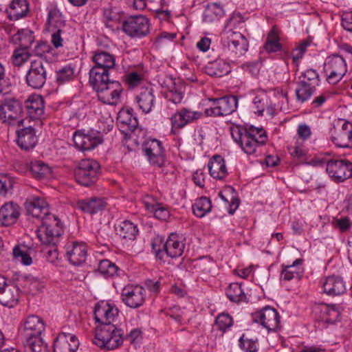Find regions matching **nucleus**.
Returning a JSON list of instances; mask_svg holds the SVG:
<instances>
[{
  "label": "nucleus",
  "instance_id": "1",
  "mask_svg": "<svg viewBox=\"0 0 352 352\" xmlns=\"http://www.w3.org/2000/svg\"><path fill=\"white\" fill-rule=\"evenodd\" d=\"M124 341V331L116 324L98 327L94 342L100 348L113 350L121 346Z\"/></svg>",
  "mask_w": 352,
  "mask_h": 352
},
{
  "label": "nucleus",
  "instance_id": "2",
  "mask_svg": "<svg viewBox=\"0 0 352 352\" xmlns=\"http://www.w3.org/2000/svg\"><path fill=\"white\" fill-rule=\"evenodd\" d=\"M63 226L60 220L56 215L43 218L41 226L37 230V236L43 244L56 245L60 239Z\"/></svg>",
  "mask_w": 352,
  "mask_h": 352
},
{
  "label": "nucleus",
  "instance_id": "3",
  "mask_svg": "<svg viewBox=\"0 0 352 352\" xmlns=\"http://www.w3.org/2000/svg\"><path fill=\"white\" fill-rule=\"evenodd\" d=\"M221 43L225 52L231 56H241L248 50V41L241 33L225 28L221 33Z\"/></svg>",
  "mask_w": 352,
  "mask_h": 352
},
{
  "label": "nucleus",
  "instance_id": "4",
  "mask_svg": "<svg viewBox=\"0 0 352 352\" xmlns=\"http://www.w3.org/2000/svg\"><path fill=\"white\" fill-rule=\"evenodd\" d=\"M21 103L13 98H5L0 102V122L9 126L21 125L22 118Z\"/></svg>",
  "mask_w": 352,
  "mask_h": 352
},
{
  "label": "nucleus",
  "instance_id": "5",
  "mask_svg": "<svg viewBox=\"0 0 352 352\" xmlns=\"http://www.w3.org/2000/svg\"><path fill=\"white\" fill-rule=\"evenodd\" d=\"M100 168L98 162L94 160H81L74 170L76 182L82 186H91L96 182Z\"/></svg>",
  "mask_w": 352,
  "mask_h": 352
},
{
  "label": "nucleus",
  "instance_id": "6",
  "mask_svg": "<svg viewBox=\"0 0 352 352\" xmlns=\"http://www.w3.org/2000/svg\"><path fill=\"white\" fill-rule=\"evenodd\" d=\"M152 247L157 258L162 261L164 260L165 256L171 258L181 256L184 252L185 244L180 236L172 233L162 245V249H156L155 243H152Z\"/></svg>",
  "mask_w": 352,
  "mask_h": 352
},
{
  "label": "nucleus",
  "instance_id": "7",
  "mask_svg": "<svg viewBox=\"0 0 352 352\" xmlns=\"http://www.w3.org/2000/svg\"><path fill=\"white\" fill-rule=\"evenodd\" d=\"M47 65L48 63L42 58L31 61L25 76L26 83L29 87L38 89L44 86L47 80Z\"/></svg>",
  "mask_w": 352,
  "mask_h": 352
},
{
  "label": "nucleus",
  "instance_id": "8",
  "mask_svg": "<svg viewBox=\"0 0 352 352\" xmlns=\"http://www.w3.org/2000/svg\"><path fill=\"white\" fill-rule=\"evenodd\" d=\"M331 140L337 147L352 148V123L339 120L331 130Z\"/></svg>",
  "mask_w": 352,
  "mask_h": 352
},
{
  "label": "nucleus",
  "instance_id": "9",
  "mask_svg": "<svg viewBox=\"0 0 352 352\" xmlns=\"http://www.w3.org/2000/svg\"><path fill=\"white\" fill-rule=\"evenodd\" d=\"M212 106L205 110L207 116H226L234 112L238 105V98L234 96L209 99Z\"/></svg>",
  "mask_w": 352,
  "mask_h": 352
},
{
  "label": "nucleus",
  "instance_id": "10",
  "mask_svg": "<svg viewBox=\"0 0 352 352\" xmlns=\"http://www.w3.org/2000/svg\"><path fill=\"white\" fill-rule=\"evenodd\" d=\"M75 146L80 151L94 149L103 142L102 135L100 131L89 130L76 131L73 135Z\"/></svg>",
  "mask_w": 352,
  "mask_h": 352
},
{
  "label": "nucleus",
  "instance_id": "11",
  "mask_svg": "<svg viewBox=\"0 0 352 352\" xmlns=\"http://www.w3.org/2000/svg\"><path fill=\"white\" fill-rule=\"evenodd\" d=\"M324 71L327 75L329 83L335 85L340 82L346 72V61L341 56H330L325 60Z\"/></svg>",
  "mask_w": 352,
  "mask_h": 352
},
{
  "label": "nucleus",
  "instance_id": "12",
  "mask_svg": "<svg viewBox=\"0 0 352 352\" xmlns=\"http://www.w3.org/2000/svg\"><path fill=\"white\" fill-rule=\"evenodd\" d=\"M326 170L336 182H342L352 177V163L347 160H330L324 162Z\"/></svg>",
  "mask_w": 352,
  "mask_h": 352
},
{
  "label": "nucleus",
  "instance_id": "13",
  "mask_svg": "<svg viewBox=\"0 0 352 352\" xmlns=\"http://www.w3.org/2000/svg\"><path fill=\"white\" fill-rule=\"evenodd\" d=\"M149 21L142 15L131 16L122 23V30L131 37H142L149 32Z\"/></svg>",
  "mask_w": 352,
  "mask_h": 352
},
{
  "label": "nucleus",
  "instance_id": "14",
  "mask_svg": "<svg viewBox=\"0 0 352 352\" xmlns=\"http://www.w3.org/2000/svg\"><path fill=\"white\" fill-rule=\"evenodd\" d=\"M47 23L50 25V30L52 32V43L55 48L63 47L65 39L66 25L62 14L56 12L50 11Z\"/></svg>",
  "mask_w": 352,
  "mask_h": 352
},
{
  "label": "nucleus",
  "instance_id": "15",
  "mask_svg": "<svg viewBox=\"0 0 352 352\" xmlns=\"http://www.w3.org/2000/svg\"><path fill=\"white\" fill-rule=\"evenodd\" d=\"M145 289L138 285H126L121 292L122 301L129 307L137 309L145 302Z\"/></svg>",
  "mask_w": 352,
  "mask_h": 352
},
{
  "label": "nucleus",
  "instance_id": "16",
  "mask_svg": "<svg viewBox=\"0 0 352 352\" xmlns=\"http://www.w3.org/2000/svg\"><path fill=\"white\" fill-rule=\"evenodd\" d=\"M252 320L260 323L269 331H275L279 327L280 316L277 311L270 306H265L252 314Z\"/></svg>",
  "mask_w": 352,
  "mask_h": 352
},
{
  "label": "nucleus",
  "instance_id": "17",
  "mask_svg": "<svg viewBox=\"0 0 352 352\" xmlns=\"http://www.w3.org/2000/svg\"><path fill=\"white\" fill-rule=\"evenodd\" d=\"M142 150L149 162L153 166L162 167L165 161L164 148L160 141L149 139L142 144Z\"/></svg>",
  "mask_w": 352,
  "mask_h": 352
},
{
  "label": "nucleus",
  "instance_id": "18",
  "mask_svg": "<svg viewBox=\"0 0 352 352\" xmlns=\"http://www.w3.org/2000/svg\"><path fill=\"white\" fill-rule=\"evenodd\" d=\"M266 139L265 131L263 129L252 128L245 135L239 146L245 153L252 155L256 153L258 146L265 144Z\"/></svg>",
  "mask_w": 352,
  "mask_h": 352
},
{
  "label": "nucleus",
  "instance_id": "19",
  "mask_svg": "<svg viewBox=\"0 0 352 352\" xmlns=\"http://www.w3.org/2000/svg\"><path fill=\"white\" fill-rule=\"evenodd\" d=\"M119 310L114 305L108 302H98L94 309V318L96 322L100 323V326L115 324Z\"/></svg>",
  "mask_w": 352,
  "mask_h": 352
},
{
  "label": "nucleus",
  "instance_id": "20",
  "mask_svg": "<svg viewBox=\"0 0 352 352\" xmlns=\"http://www.w3.org/2000/svg\"><path fill=\"white\" fill-rule=\"evenodd\" d=\"M19 298V286L8 283L6 279L0 276V303L4 307H14L17 305Z\"/></svg>",
  "mask_w": 352,
  "mask_h": 352
},
{
  "label": "nucleus",
  "instance_id": "21",
  "mask_svg": "<svg viewBox=\"0 0 352 352\" xmlns=\"http://www.w3.org/2000/svg\"><path fill=\"white\" fill-rule=\"evenodd\" d=\"M122 91L121 84L117 80H112L96 92L100 101L104 104L114 105L119 101Z\"/></svg>",
  "mask_w": 352,
  "mask_h": 352
},
{
  "label": "nucleus",
  "instance_id": "22",
  "mask_svg": "<svg viewBox=\"0 0 352 352\" xmlns=\"http://www.w3.org/2000/svg\"><path fill=\"white\" fill-rule=\"evenodd\" d=\"M202 115V113L200 111L182 108L173 114L170 118L172 130L173 129H182L188 124L200 119Z\"/></svg>",
  "mask_w": 352,
  "mask_h": 352
},
{
  "label": "nucleus",
  "instance_id": "23",
  "mask_svg": "<svg viewBox=\"0 0 352 352\" xmlns=\"http://www.w3.org/2000/svg\"><path fill=\"white\" fill-rule=\"evenodd\" d=\"M27 214L34 218L41 219L47 216H53L49 212L48 204L44 198L31 197L25 202Z\"/></svg>",
  "mask_w": 352,
  "mask_h": 352
},
{
  "label": "nucleus",
  "instance_id": "24",
  "mask_svg": "<svg viewBox=\"0 0 352 352\" xmlns=\"http://www.w3.org/2000/svg\"><path fill=\"white\" fill-rule=\"evenodd\" d=\"M45 331V324L43 320L36 316H30L24 322L22 336L24 340L30 342L34 338H42L41 334Z\"/></svg>",
  "mask_w": 352,
  "mask_h": 352
},
{
  "label": "nucleus",
  "instance_id": "25",
  "mask_svg": "<svg viewBox=\"0 0 352 352\" xmlns=\"http://www.w3.org/2000/svg\"><path fill=\"white\" fill-rule=\"evenodd\" d=\"M66 255L69 263L74 265H81L86 261L87 248L84 243L72 242L66 246Z\"/></svg>",
  "mask_w": 352,
  "mask_h": 352
},
{
  "label": "nucleus",
  "instance_id": "26",
  "mask_svg": "<svg viewBox=\"0 0 352 352\" xmlns=\"http://www.w3.org/2000/svg\"><path fill=\"white\" fill-rule=\"evenodd\" d=\"M132 109H122L117 117L118 126L125 135L134 133L138 126V121L132 113Z\"/></svg>",
  "mask_w": 352,
  "mask_h": 352
},
{
  "label": "nucleus",
  "instance_id": "27",
  "mask_svg": "<svg viewBox=\"0 0 352 352\" xmlns=\"http://www.w3.org/2000/svg\"><path fill=\"white\" fill-rule=\"evenodd\" d=\"M322 288L325 294L331 296L343 294L346 289L343 278L337 275L326 277L322 282Z\"/></svg>",
  "mask_w": 352,
  "mask_h": 352
},
{
  "label": "nucleus",
  "instance_id": "28",
  "mask_svg": "<svg viewBox=\"0 0 352 352\" xmlns=\"http://www.w3.org/2000/svg\"><path fill=\"white\" fill-rule=\"evenodd\" d=\"M16 142L23 150L28 151L34 148L37 143V136L35 129L32 126L18 129Z\"/></svg>",
  "mask_w": 352,
  "mask_h": 352
},
{
  "label": "nucleus",
  "instance_id": "29",
  "mask_svg": "<svg viewBox=\"0 0 352 352\" xmlns=\"http://www.w3.org/2000/svg\"><path fill=\"white\" fill-rule=\"evenodd\" d=\"M28 114L32 120L40 118L44 113V100L40 95L30 96L25 102Z\"/></svg>",
  "mask_w": 352,
  "mask_h": 352
},
{
  "label": "nucleus",
  "instance_id": "30",
  "mask_svg": "<svg viewBox=\"0 0 352 352\" xmlns=\"http://www.w3.org/2000/svg\"><path fill=\"white\" fill-rule=\"evenodd\" d=\"M314 312L320 320L329 324L335 323L340 316V312L335 307H330L324 303L315 305Z\"/></svg>",
  "mask_w": 352,
  "mask_h": 352
},
{
  "label": "nucleus",
  "instance_id": "31",
  "mask_svg": "<svg viewBox=\"0 0 352 352\" xmlns=\"http://www.w3.org/2000/svg\"><path fill=\"white\" fill-rule=\"evenodd\" d=\"M19 207L12 202L6 203L0 208V221L2 225L9 226L14 224L19 217Z\"/></svg>",
  "mask_w": 352,
  "mask_h": 352
},
{
  "label": "nucleus",
  "instance_id": "32",
  "mask_svg": "<svg viewBox=\"0 0 352 352\" xmlns=\"http://www.w3.org/2000/svg\"><path fill=\"white\" fill-rule=\"evenodd\" d=\"M107 203L103 198L93 197L79 200L77 206L83 212L95 214L106 208Z\"/></svg>",
  "mask_w": 352,
  "mask_h": 352
},
{
  "label": "nucleus",
  "instance_id": "33",
  "mask_svg": "<svg viewBox=\"0 0 352 352\" xmlns=\"http://www.w3.org/2000/svg\"><path fill=\"white\" fill-rule=\"evenodd\" d=\"M112 80L109 78V71L100 67H92L89 71V83L96 91Z\"/></svg>",
  "mask_w": 352,
  "mask_h": 352
},
{
  "label": "nucleus",
  "instance_id": "34",
  "mask_svg": "<svg viewBox=\"0 0 352 352\" xmlns=\"http://www.w3.org/2000/svg\"><path fill=\"white\" fill-rule=\"evenodd\" d=\"M136 98L138 106L142 112L148 113L152 111L155 104V96L152 88H142Z\"/></svg>",
  "mask_w": 352,
  "mask_h": 352
},
{
  "label": "nucleus",
  "instance_id": "35",
  "mask_svg": "<svg viewBox=\"0 0 352 352\" xmlns=\"http://www.w3.org/2000/svg\"><path fill=\"white\" fill-rule=\"evenodd\" d=\"M210 175L217 179H223L228 174L224 159L219 155H214L209 161Z\"/></svg>",
  "mask_w": 352,
  "mask_h": 352
},
{
  "label": "nucleus",
  "instance_id": "36",
  "mask_svg": "<svg viewBox=\"0 0 352 352\" xmlns=\"http://www.w3.org/2000/svg\"><path fill=\"white\" fill-rule=\"evenodd\" d=\"M93 62L95 65L93 67H100L107 71L114 67L116 65V59L113 54L98 50L94 53L92 56Z\"/></svg>",
  "mask_w": 352,
  "mask_h": 352
},
{
  "label": "nucleus",
  "instance_id": "37",
  "mask_svg": "<svg viewBox=\"0 0 352 352\" xmlns=\"http://www.w3.org/2000/svg\"><path fill=\"white\" fill-rule=\"evenodd\" d=\"M6 12L10 20H18L27 15L28 4L26 0H13Z\"/></svg>",
  "mask_w": 352,
  "mask_h": 352
},
{
  "label": "nucleus",
  "instance_id": "38",
  "mask_svg": "<svg viewBox=\"0 0 352 352\" xmlns=\"http://www.w3.org/2000/svg\"><path fill=\"white\" fill-rule=\"evenodd\" d=\"M23 289V292L30 294L32 295L36 294L40 292L43 285L38 279L31 276H23L19 280V285Z\"/></svg>",
  "mask_w": 352,
  "mask_h": 352
},
{
  "label": "nucleus",
  "instance_id": "39",
  "mask_svg": "<svg viewBox=\"0 0 352 352\" xmlns=\"http://www.w3.org/2000/svg\"><path fill=\"white\" fill-rule=\"evenodd\" d=\"M12 40L15 43H19L21 49L28 50L34 42V32L28 29H22L14 34Z\"/></svg>",
  "mask_w": 352,
  "mask_h": 352
},
{
  "label": "nucleus",
  "instance_id": "40",
  "mask_svg": "<svg viewBox=\"0 0 352 352\" xmlns=\"http://www.w3.org/2000/svg\"><path fill=\"white\" fill-rule=\"evenodd\" d=\"M302 263V260L298 258L295 260L292 265L283 266L280 277L285 280L292 279H300L302 270L298 267Z\"/></svg>",
  "mask_w": 352,
  "mask_h": 352
},
{
  "label": "nucleus",
  "instance_id": "41",
  "mask_svg": "<svg viewBox=\"0 0 352 352\" xmlns=\"http://www.w3.org/2000/svg\"><path fill=\"white\" fill-rule=\"evenodd\" d=\"M117 233L120 237L126 241H133L138 233V229L133 223L126 220L119 225Z\"/></svg>",
  "mask_w": 352,
  "mask_h": 352
},
{
  "label": "nucleus",
  "instance_id": "42",
  "mask_svg": "<svg viewBox=\"0 0 352 352\" xmlns=\"http://www.w3.org/2000/svg\"><path fill=\"white\" fill-rule=\"evenodd\" d=\"M316 90V87H312L305 82H298L295 90L296 100L304 103L310 99Z\"/></svg>",
  "mask_w": 352,
  "mask_h": 352
},
{
  "label": "nucleus",
  "instance_id": "43",
  "mask_svg": "<svg viewBox=\"0 0 352 352\" xmlns=\"http://www.w3.org/2000/svg\"><path fill=\"white\" fill-rule=\"evenodd\" d=\"M206 69L208 75L214 77H222L231 71L230 65L223 60L214 61Z\"/></svg>",
  "mask_w": 352,
  "mask_h": 352
},
{
  "label": "nucleus",
  "instance_id": "44",
  "mask_svg": "<svg viewBox=\"0 0 352 352\" xmlns=\"http://www.w3.org/2000/svg\"><path fill=\"white\" fill-rule=\"evenodd\" d=\"M224 13L222 7L216 3H211L206 6L204 11V19L206 22H212L221 18Z\"/></svg>",
  "mask_w": 352,
  "mask_h": 352
},
{
  "label": "nucleus",
  "instance_id": "45",
  "mask_svg": "<svg viewBox=\"0 0 352 352\" xmlns=\"http://www.w3.org/2000/svg\"><path fill=\"white\" fill-rule=\"evenodd\" d=\"M212 209V204L210 199L203 197L196 201L192 205V211L199 218L204 217Z\"/></svg>",
  "mask_w": 352,
  "mask_h": 352
},
{
  "label": "nucleus",
  "instance_id": "46",
  "mask_svg": "<svg viewBox=\"0 0 352 352\" xmlns=\"http://www.w3.org/2000/svg\"><path fill=\"white\" fill-rule=\"evenodd\" d=\"M30 171L35 178L41 179L50 175L51 168L41 161H34L30 164Z\"/></svg>",
  "mask_w": 352,
  "mask_h": 352
},
{
  "label": "nucleus",
  "instance_id": "47",
  "mask_svg": "<svg viewBox=\"0 0 352 352\" xmlns=\"http://www.w3.org/2000/svg\"><path fill=\"white\" fill-rule=\"evenodd\" d=\"M227 297L232 302H239L244 301L246 296L241 285L236 283H231L226 289Z\"/></svg>",
  "mask_w": 352,
  "mask_h": 352
},
{
  "label": "nucleus",
  "instance_id": "48",
  "mask_svg": "<svg viewBox=\"0 0 352 352\" xmlns=\"http://www.w3.org/2000/svg\"><path fill=\"white\" fill-rule=\"evenodd\" d=\"M24 346L26 350L30 352H50L47 344L42 338H34L31 341L23 340Z\"/></svg>",
  "mask_w": 352,
  "mask_h": 352
},
{
  "label": "nucleus",
  "instance_id": "49",
  "mask_svg": "<svg viewBox=\"0 0 352 352\" xmlns=\"http://www.w3.org/2000/svg\"><path fill=\"white\" fill-rule=\"evenodd\" d=\"M98 270L105 278L113 277L118 271V267L107 259L101 260L98 264Z\"/></svg>",
  "mask_w": 352,
  "mask_h": 352
},
{
  "label": "nucleus",
  "instance_id": "50",
  "mask_svg": "<svg viewBox=\"0 0 352 352\" xmlns=\"http://www.w3.org/2000/svg\"><path fill=\"white\" fill-rule=\"evenodd\" d=\"M146 209L153 213L155 218L165 221L169 217V211L161 204H149L146 203Z\"/></svg>",
  "mask_w": 352,
  "mask_h": 352
},
{
  "label": "nucleus",
  "instance_id": "51",
  "mask_svg": "<svg viewBox=\"0 0 352 352\" xmlns=\"http://www.w3.org/2000/svg\"><path fill=\"white\" fill-rule=\"evenodd\" d=\"M32 56L28 50L18 48L16 49L12 56V61L14 66L23 65Z\"/></svg>",
  "mask_w": 352,
  "mask_h": 352
},
{
  "label": "nucleus",
  "instance_id": "52",
  "mask_svg": "<svg viewBox=\"0 0 352 352\" xmlns=\"http://www.w3.org/2000/svg\"><path fill=\"white\" fill-rule=\"evenodd\" d=\"M299 82H305L312 87H317L319 85L320 79L317 72L312 69H307L299 77Z\"/></svg>",
  "mask_w": 352,
  "mask_h": 352
},
{
  "label": "nucleus",
  "instance_id": "53",
  "mask_svg": "<svg viewBox=\"0 0 352 352\" xmlns=\"http://www.w3.org/2000/svg\"><path fill=\"white\" fill-rule=\"evenodd\" d=\"M280 47L279 37L275 32L271 31L269 33L267 41L264 45V49L267 52H276L280 50Z\"/></svg>",
  "mask_w": 352,
  "mask_h": 352
},
{
  "label": "nucleus",
  "instance_id": "54",
  "mask_svg": "<svg viewBox=\"0 0 352 352\" xmlns=\"http://www.w3.org/2000/svg\"><path fill=\"white\" fill-rule=\"evenodd\" d=\"M14 179L8 175L0 174V195L6 196L12 194Z\"/></svg>",
  "mask_w": 352,
  "mask_h": 352
},
{
  "label": "nucleus",
  "instance_id": "55",
  "mask_svg": "<svg viewBox=\"0 0 352 352\" xmlns=\"http://www.w3.org/2000/svg\"><path fill=\"white\" fill-rule=\"evenodd\" d=\"M215 324L218 329L221 331H226L232 326L233 320L228 314L222 313L217 317Z\"/></svg>",
  "mask_w": 352,
  "mask_h": 352
},
{
  "label": "nucleus",
  "instance_id": "56",
  "mask_svg": "<svg viewBox=\"0 0 352 352\" xmlns=\"http://www.w3.org/2000/svg\"><path fill=\"white\" fill-rule=\"evenodd\" d=\"M165 97L168 102H170L174 104L181 103L184 98V91H182V87H174L172 89H169L166 93Z\"/></svg>",
  "mask_w": 352,
  "mask_h": 352
},
{
  "label": "nucleus",
  "instance_id": "57",
  "mask_svg": "<svg viewBox=\"0 0 352 352\" xmlns=\"http://www.w3.org/2000/svg\"><path fill=\"white\" fill-rule=\"evenodd\" d=\"M73 75V68L69 65H67L63 67L57 72L56 80L58 82L63 83L72 79Z\"/></svg>",
  "mask_w": 352,
  "mask_h": 352
},
{
  "label": "nucleus",
  "instance_id": "58",
  "mask_svg": "<svg viewBox=\"0 0 352 352\" xmlns=\"http://www.w3.org/2000/svg\"><path fill=\"white\" fill-rule=\"evenodd\" d=\"M224 193H226V195H228V194L231 195V198H230L231 204L230 205V208H229L228 212L230 214H233L234 212H235V210L238 208V207L239 206V202H240L239 199L236 197L235 190L232 186L227 187L224 190Z\"/></svg>",
  "mask_w": 352,
  "mask_h": 352
},
{
  "label": "nucleus",
  "instance_id": "59",
  "mask_svg": "<svg viewBox=\"0 0 352 352\" xmlns=\"http://www.w3.org/2000/svg\"><path fill=\"white\" fill-rule=\"evenodd\" d=\"M185 311L184 309L178 306H173L170 307L166 313V315L170 316L178 324H182L184 320Z\"/></svg>",
  "mask_w": 352,
  "mask_h": 352
},
{
  "label": "nucleus",
  "instance_id": "60",
  "mask_svg": "<svg viewBox=\"0 0 352 352\" xmlns=\"http://www.w3.org/2000/svg\"><path fill=\"white\" fill-rule=\"evenodd\" d=\"M239 346L245 352H256L257 351L256 342L252 339H245L244 336L239 339Z\"/></svg>",
  "mask_w": 352,
  "mask_h": 352
},
{
  "label": "nucleus",
  "instance_id": "61",
  "mask_svg": "<svg viewBox=\"0 0 352 352\" xmlns=\"http://www.w3.org/2000/svg\"><path fill=\"white\" fill-rule=\"evenodd\" d=\"M52 47L48 43L45 41H39L34 47L32 55L41 58L46 53H49Z\"/></svg>",
  "mask_w": 352,
  "mask_h": 352
},
{
  "label": "nucleus",
  "instance_id": "62",
  "mask_svg": "<svg viewBox=\"0 0 352 352\" xmlns=\"http://www.w3.org/2000/svg\"><path fill=\"white\" fill-rule=\"evenodd\" d=\"M46 260L51 263H55L58 258V249L56 245H51L50 247H47L43 250Z\"/></svg>",
  "mask_w": 352,
  "mask_h": 352
},
{
  "label": "nucleus",
  "instance_id": "63",
  "mask_svg": "<svg viewBox=\"0 0 352 352\" xmlns=\"http://www.w3.org/2000/svg\"><path fill=\"white\" fill-rule=\"evenodd\" d=\"M13 255L15 258L20 257L21 262L25 265H29L32 263L31 256L18 246L13 249Z\"/></svg>",
  "mask_w": 352,
  "mask_h": 352
},
{
  "label": "nucleus",
  "instance_id": "64",
  "mask_svg": "<svg viewBox=\"0 0 352 352\" xmlns=\"http://www.w3.org/2000/svg\"><path fill=\"white\" fill-rule=\"evenodd\" d=\"M250 131H248L244 128H240L239 126L232 127L231 129V135L234 142L239 145L241 144L243 140L245 135H247Z\"/></svg>",
  "mask_w": 352,
  "mask_h": 352
}]
</instances>
